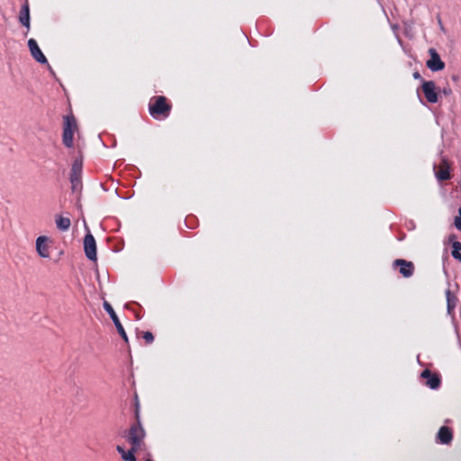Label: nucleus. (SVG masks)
I'll return each mask as SVG.
<instances>
[{"label":"nucleus","mask_w":461,"mask_h":461,"mask_svg":"<svg viewBox=\"0 0 461 461\" xmlns=\"http://www.w3.org/2000/svg\"><path fill=\"white\" fill-rule=\"evenodd\" d=\"M77 131V123L75 116L71 113L63 117L62 142L67 148L74 145V133Z\"/></svg>","instance_id":"obj_2"},{"label":"nucleus","mask_w":461,"mask_h":461,"mask_svg":"<svg viewBox=\"0 0 461 461\" xmlns=\"http://www.w3.org/2000/svg\"><path fill=\"white\" fill-rule=\"evenodd\" d=\"M57 228L61 231H67L70 228L71 221L68 217L59 216L55 220Z\"/></svg>","instance_id":"obj_16"},{"label":"nucleus","mask_w":461,"mask_h":461,"mask_svg":"<svg viewBox=\"0 0 461 461\" xmlns=\"http://www.w3.org/2000/svg\"><path fill=\"white\" fill-rule=\"evenodd\" d=\"M420 376L426 379V385L431 389H438L441 384L440 376L429 369L423 370Z\"/></svg>","instance_id":"obj_10"},{"label":"nucleus","mask_w":461,"mask_h":461,"mask_svg":"<svg viewBox=\"0 0 461 461\" xmlns=\"http://www.w3.org/2000/svg\"><path fill=\"white\" fill-rule=\"evenodd\" d=\"M446 298L447 304V312L450 314L456 305L457 298L449 289L446 291Z\"/></svg>","instance_id":"obj_17"},{"label":"nucleus","mask_w":461,"mask_h":461,"mask_svg":"<svg viewBox=\"0 0 461 461\" xmlns=\"http://www.w3.org/2000/svg\"><path fill=\"white\" fill-rule=\"evenodd\" d=\"M50 239L46 236H40L36 240V250L41 258H50Z\"/></svg>","instance_id":"obj_13"},{"label":"nucleus","mask_w":461,"mask_h":461,"mask_svg":"<svg viewBox=\"0 0 461 461\" xmlns=\"http://www.w3.org/2000/svg\"><path fill=\"white\" fill-rule=\"evenodd\" d=\"M429 59L427 61V67L432 71H439L445 68V63L441 60L440 56L435 49H429Z\"/></svg>","instance_id":"obj_9"},{"label":"nucleus","mask_w":461,"mask_h":461,"mask_svg":"<svg viewBox=\"0 0 461 461\" xmlns=\"http://www.w3.org/2000/svg\"><path fill=\"white\" fill-rule=\"evenodd\" d=\"M136 418L137 423L130 428L128 441L133 446V450H140L145 437V431L140 422L138 412L136 413Z\"/></svg>","instance_id":"obj_3"},{"label":"nucleus","mask_w":461,"mask_h":461,"mask_svg":"<svg viewBox=\"0 0 461 461\" xmlns=\"http://www.w3.org/2000/svg\"><path fill=\"white\" fill-rule=\"evenodd\" d=\"M437 438L441 444H449L453 439L451 429L447 426H442L438 432Z\"/></svg>","instance_id":"obj_14"},{"label":"nucleus","mask_w":461,"mask_h":461,"mask_svg":"<svg viewBox=\"0 0 461 461\" xmlns=\"http://www.w3.org/2000/svg\"><path fill=\"white\" fill-rule=\"evenodd\" d=\"M450 163L447 158H442L438 167H434L435 176L438 181H446L451 178Z\"/></svg>","instance_id":"obj_4"},{"label":"nucleus","mask_w":461,"mask_h":461,"mask_svg":"<svg viewBox=\"0 0 461 461\" xmlns=\"http://www.w3.org/2000/svg\"><path fill=\"white\" fill-rule=\"evenodd\" d=\"M393 267H399L400 274L405 278L411 277L415 270L414 264L411 261H408L402 258L395 259L393 262Z\"/></svg>","instance_id":"obj_6"},{"label":"nucleus","mask_w":461,"mask_h":461,"mask_svg":"<svg viewBox=\"0 0 461 461\" xmlns=\"http://www.w3.org/2000/svg\"><path fill=\"white\" fill-rule=\"evenodd\" d=\"M116 449L125 461H136L134 453L138 450H133V446H131V449L127 452L121 446H117Z\"/></svg>","instance_id":"obj_18"},{"label":"nucleus","mask_w":461,"mask_h":461,"mask_svg":"<svg viewBox=\"0 0 461 461\" xmlns=\"http://www.w3.org/2000/svg\"><path fill=\"white\" fill-rule=\"evenodd\" d=\"M421 88L425 95V98L429 103L435 104L438 102V95L436 91V84L434 81H424L421 86Z\"/></svg>","instance_id":"obj_8"},{"label":"nucleus","mask_w":461,"mask_h":461,"mask_svg":"<svg viewBox=\"0 0 461 461\" xmlns=\"http://www.w3.org/2000/svg\"><path fill=\"white\" fill-rule=\"evenodd\" d=\"M82 171V162L78 159L75 160L70 172V182L73 191H76L79 185L80 175Z\"/></svg>","instance_id":"obj_12"},{"label":"nucleus","mask_w":461,"mask_h":461,"mask_svg":"<svg viewBox=\"0 0 461 461\" xmlns=\"http://www.w3.org/2000/svg\"><path fill=\"white\" fill-rule=\"evenodd\" d=\"M19 22L27 28L30 29V8L28 2H26L21 8L19 13Z\"/></svg>","instance_id":"obj_15"},{"label":"nucleus","mask_w":461,"mask_h":461,"mask_svg":"<svg viewBox=\"0 0 461 461\" xmlns=\"http://www.w3.org/2000/svg\"><path fill=\"white\" fill-rule=\"evenodd\" d=\"M413 77H414L415 78H420V73H419V72H415V73L413 74Z\"/></svg>","instance_id":"obj_22"},{"label":"nucleus","mask_w":461,"mask_h":461,"mask_svg":"<svg viewBox=\"0 0 461 461\" xmlns=\"http://www.w3.org/2000/svg\"><path fill=\"white\" fill-rule=\"evenodd\" d=\"M454 223L457 230H461V206L458 209V216L455 218Z\"/></svg>","instance_id":"obj_21"},{"label":"nucleus","mask_w":461,"mask_h":461,"mask_svg":"<svg viewBox=\"0 0 461 461\" xmlns=\"http://www.w3.org/2000/svg\"><path fill=\"white\" fill-rule=\"evenodd\" d=\"M84 251L89 260L96 261V243L91 233H87L84 238Z\"/></svg>","instance_id":"obj_5"},{"label":"nucleus","mask_w":461,"mask_h":461,"mask_svg":"<svg viewBox=\"0 0 461 461\" xmlns=\"http://www.w3.org/2000/svg\"><path fill=\"white\" fill-rule=\"evenodd\" d=\"M452 256L454 258L458 259L461 262V242L459 241H454L452 244Z\"/></svg>","instance_id":"obj_19"},{"label":"nucleus","mask_w":461,"mask_h":461,"mask_svg":"<svg viewBox=\"0 0 461 461\" xmlns=\"http://www.w3.org/2000/svg\"><path fill=\"white\" fill-rule=\"evenodd\" d=\"M142 338L145 340L146 344H151L154 341V336L150 331H142Z\"/></svg>","instance_id":"obj_20"},{"label":"nucleus","mask_w":461,"mask_h":461,"mask_svg":"<svg viewBox=\"0 0 461 461\" xmlns=\"http://www.w3.org/2000/svg\"><path fill=\"white\" fill-rule=\"evenodd\" d=\"M28 47L30 50V52L33 59L38 61L39 63L45 64L48 62L46 57L41 50L37 41L34 39H30L28 41Z\"/></svg>","instance_id":"obj_11"},{"label":"nucleus","mask_w":461,"mask_h":461,"mask_svg":"<svg viewBox=\"0 0 461 461\" xmlns=\"http://www.w3.org/2000/svg\"><path fill=\"white\" fill-rule=\"evenodd\" d=\"M146 461H152L151 459L148 458Z\"/></svg>","instance_id":"obj_23"},{"label":"nucleus","mask_w":461,"mask_h":461,"mask_svg":"<svg viewBox=\"0 0 461 461\" xmlns=\"http://www.w3.org/2000/svg\"><path fill=\"white\" fill-rule=\"evenodd\" d=\"M172 104L164 95H156L150 99L149 112L155 119H166L169 116Z\"/></svg>","instance_id":"obj_1"},{"label":"nucleus","mask_w":461,"mask_h":461,"mask_svg":"<svg viewBox=\"0 0 461 461\" xmlns=\"http://www.w3.org/2000/svg\"><path fill=\"white\" fill-rule=\"evenodd\" d=\"M104 310L108 312V314L110 315L111 319L113 320L116 329H117V331L118 333L121 335V337L122 338V339L128 343V337H127V334L118 318V316L116 315L113 306L108 303V302H104Z\"/></svg>","instance_id":"obj_7"}]
</instances>
